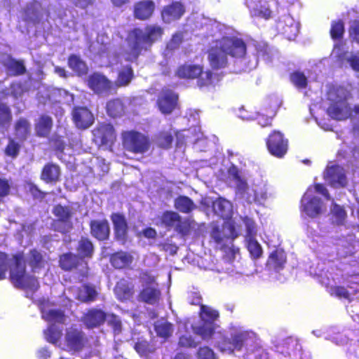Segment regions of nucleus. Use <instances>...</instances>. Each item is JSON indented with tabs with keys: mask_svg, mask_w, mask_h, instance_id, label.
Segmentation results:
<instances>
[{
	"mask_svg": "<svg viewBox=\"0 0 359 359\" xmlns=\"http://www.w3.org/2000/svg\"><path fill=\"white\" fill-rule=\"evenodd\" d=\"M52 213L55 217L51 222L53 230L67 234L73 229L74 224L72 220L73 212L71 208L57 204L53 207Z\"/></svg>",
	"mask_w": 359,
	"mask_h": 359,
	"instance_id": "0eeeda50",
	"label": "nucleus"
},
{
	"mask_svg": "<svg viewBox=\"0 0 359 359\" xmlns=\"http://www.w3.org/2000/svg\"><path fill=\"white\" fill-rule=\"evenodd\" d=\"M67 65L79 77L86 76L88 73L86 62L79 55L70 54L67 58Z\"/></svg>",
	"mask_w": 359,
	"mask_h": 359,
	"instance_id": "c756f323",
	"label": "nucleus"
},
{
	"mask_svg": "<svg viewBox=\"0 0 359 359\" xmlns=\"http://www.w3.org/2000/svg\"><path fill=\"white\" fill-rule=\"evenodd\" d=\"M177 221H180V215L175 211L165 210L161 217V223L169 229H174Z\"/></svg>",
	"mask_w": 359,
	"mask_h": 359,
	"instance_id": "49530a36",
	"label": "nucleus"
},
{
	"mask_svg": "<svg viewBox=\"0 0 359 359\" xmlns=\"http://www.w3.org/2000/svg\"><path fill=\"white\" fill-rule=\"evenodd\" d=\"M41 317L47 322H54L60 324H64L66 320V316L64 311L61 309H50L46 310L41 309Z\"/></svg>",
	"mask_w": 359,
	"mask_h": 359,
	"instance_id": "a19ab883",
	"label": "nucleus"
},
{
	"mask_svg": "<svg viewBox=\"0 0 359 359\" xmlns=\"http://www.w3.org/2000/svg\"><path fill=\"white\" fill-rule=\"evenodd\" d=\"M61 169L54 163H46L41 169L40 179L46 184H56L60 180Z\"/></svg>",
	"mask_w": 359,
	"mask_h": 359,
	"instance_id": "b1692460",
	"label": "nucleus"
},
{
	"mask_svg": "<svg viewBox=\"0 0 359 359\" xmlns=\"http://www.w3.org/2000/svg\"><path fill=\"white\" fill-rule=\"evenodd\" d=\"M245 4L253 16L269 19L271 11L269 7L262 4L261 0H245Z\"/></svg>",
	"mask_w": 359,
	"mask_h": 359,
	"instance_id": "7c9ffc66",
	"label": "nucleus"
},
{
	"mask_svg": "<svg viewBox=\"0 0 359 359\" xmlns=\"http://www.w3.org/2000/svg\"><path fill=\"white\" fill-rule=\"evenodd\" d=\"M106 320L107 321V325L112 328L114 334H118L121 333L122 330V323L117 315L114 313L109 314L107 315Z\"/></svg>",
	"mask_w": 359,
	"mask_h": 359,
	"instance_id": "69168bd1",
	"label": "nucleus"
},
{
	"mask_svg": "<svg viewBox=\"0 0 359 359\" xmlns=\"http://www.w3.org/2000/svg\"><path fill=\"white\" fill-rule=\"evenodd\" d=\"M12 121L11 109L6 104L0 102V128H7Z\"/></svg>",
	"mask_w": 359,
	"mask_h": 359,
	"instance_id": "6e6d98bb",
	"label": "nucleus"
},
{
	"mask_svg": "<svg viewBox=\"0 0 359 359\" xmlns=\"http://www.w3.org/2000/svg\"><path fill=\"white\" fill-rule=\"evenodd\" d=\"M287 261V255L282 248H276L272 251L266 261V266L276 271L282 270Z\"/></svg>",
	"mask_w": 359,
	"mask_h": 359,
	"instance_id": "c85d7f7f",
	"label": "nucleus"
},
{
	"mask_svg": "<svg viewBox=\"0 0 359 359\" xmlns=\"http://www.w3.org/2000/svg\"><path fill=\"white\" fill-rule=\"evenodd\" d=\"M72 116L74 123L79 129H87L94 123V116L86 107H74Z\"/></svg>",
	"mask_w": 359,
	"mask_h": 359,
	"instance_id": "2eb2a0df",
	"label": "nucleus"
},
{
	"mask_svg": "<svg viewBox=\"0 0 359 359\" xmlns=\"http://www.w3.org/2000/svg\"><path fill=\"white\" fill-rule=\"evenodd\" d=\"M1 64L6 69L7 74L10 76H19L27 73L24 60H17L11 55H8Z\"/></svg>",
	"mask_w": 359,
	"mask_h": 359,
	"instance_id": "412c9836",
	"label": "nucleus"
},
{
	"mask_svg": "<svg viewBox=\"0 0 359 359\" xmlns=\"http://www.w3.org/2000/svg\"><path fill=\"white\" fill-rule=\"evenodd\" d=\"M198 359H216L214 351L208 346L200 347L197 351Z\"/></svg>",
	"mask_w": 359,
	"mask_h": 359,
	"instance_id": "774afa93",
	"label": "nucleus"
},
{
	"mask_svg": "<svg viewBox=\"0 0 359 359\" xmlns=\"http://www.w3.org/2000/svg\"><path fill=\"white\" fill-rule=\"evenodd\" d=\"M219 314L217 310L212 309L205 305L201 304L200 309V317L203 322H214L219 318Z\"/></svg>",
	"mask_w": 359,
	"mask_h": 359,
	"instance_id": "5fc2aeb1",
	"label": "nucleus"
},
{
	"mask_svg": "<svg viewBox=\"0 0 359 359\" xmlns=\"http://www.w3.org/2000/svg\"><path fill=\"white\" fill-rule=\"evenodd\" d=\"M107 314L102 309L91 308L81 316V320L88 329L98 327L106 321Z\"/></svg>",
	"mask_w": 359,
	"mask_h": 359,
	"instance_id": "dca6fc26",
	"label": "nucleus"
},
{
	"mask_svg": "<svg viewBox=\"0 0 359 359\" xmlns=\"http://www.w3.org/2000/svg\"><path fill=\"white\" fill-rule=\"evenodd\" d=\"M194 220L188 218L183 219L180 216V221H177L173 229L182 237H186L191 233L194 229Z\"/></svg>",
	"mask_w": 359,
	"mask_h": 359,
	"instance_id": "79ce46f5",
	"label": "nucleus"
},
{
	"mask_svg": "<svg viewBox=\"0 0 359 359\" xmlns=\"http://www.w3.org/2000/svg\"><path fill=\"white\" fill-rule=\"evenodd\" d=\"M43 333L47 341L53 344H56L62 335V330L53 325L48 326Z\"/></svg>",
	"mask_w": 359,
	"mask_h": 359,
	"instance_id": "864d4df0",
	"label": "nucleus"
},
{
	"mask_svg": "<svg viewBox=\"0 0 359 359\" xmlns=\"http://www.w3.org/2000/svg\"><path fill=\"white\" fill-rule=\"evenodd\" d=\"M58 262L60 269L65 271H71L76 269L82 263L84 264L85 267L88 269L87 262L82 260L78 255L70 252L60 255Z\"/></svg>",
	"mask_w": 359,
	"mask_h": 359,
	"instance_id": "4be33fe9",
	"label": "nucleus"
},
{
	"mask_svg": "<svg viewBox=\"0 0 359 359\" xmlns=\"http://www.w3.org/2000/svg\"><path fill=\"white\" fill-rule=\"evenodd\" d=\"M134 77L133 67L130 65H123L117 71L115 85L118 88L128 86Z\"/></svg>",
	"mask_w": 359,
	"mask_h": 359,
	"instance_id": "473e14b6",
	"label": "nucleus"
},
{
	"mask_svg": "<svg viewBox=\"0 0 359 359\" xmlns=\"http://www.w3.org/2000/svg\"><path fill=\"white\" fill-rule=\"evenodd\" d=\"M229 172L236 182V189L241 194L245 193L248 186L247 182L240 175L239 169L236 165H232L229 168Z\"/></svg>",
	"mask_w": 359,
	"mask_h": 359,
	"instance_id": "de8ad7c7",
	"label": "nucleus"
},
{
	"mask_svg": "<svg viewBox=\"0 0 359 359\" xmlns=\"http://www.w3.org/2000/svg\"><path fill=\"white\" fill-rule=\"evenodd\" d=\"M292 83L298 88L303 89L307 86V78L303 72H294L290 74Z\"/></svg>",
	"mask_w": 359,
	"mask_h": 359,
	"instance_id": "0e129e2a",
	"label": "nucleus"
},
{
	"mask_svg": "<svg viewBox=\"0 0 359 359\" xmlns=\"http://www.w3.org/2000/svg\"><path fill=\"white\" fill-rule=\"evenodd\" d=\"M348 107L346 100L340 98L330 104L327 109V113L333 119L344 120L348 116Z\"/></svg>",
	"mask_w": 359,
	"mask_h": 359,
	"instance_id": "393cba45",
	"label": "nucleus"
},
{
	"mask_svg": "<svg viewBox=\"0 0 359 359\" xmlns=\"http://www.w3.org/2000/svg\"><path fill=\"white\" fill-rule=\"evenodd\" d=\"M13 264L10 269L9 278L15 287L27 290L32 292L36 291L39 287L38 278L27 273L24 255L18 252L13 256Z\"/></svg>",
	"mask_w": 359,
	"mask_h": 359,
	"instance_id": "20e7f679",
	"label": "nucleus"
},
{
	"mask_svg": "<svg viewBox=\"0 0 359 359\" xmlns=\"http://www.w3.org/2000/svg\"><path fill=\"white\" fill-rule=\"evenodd\" d=\"M279 107L278 102L276 100L264 104L256 114L255 120L257 123L262 128L272 126V121L276 116Z\"/></svg>",
	"mask_w": 359,
	"mask_h": 359,
	"instance_id": "ddd939ff",
	"label": "nucleus"
},
{
	"mask_svg": "<svg viewBox=\"0 0 359 359\" xmlns=\"http://www.w3.org/2000/svg\"><path fill=\"white\" fill-rule=\"evenodd\" d=\"M21 144L13 138H9L8 144L4 149L6 156L15 158L20 154Z\"/></svg>",
	"mask_w": 359,
	"mask_h": 359,
	"instance_id": "4d7b16f0",
	"label": "nucleus"
},
{
	"mask_svg": "<svg viewBox=\"0 0 359 359\" xmlns=\"http://www.w3.org/2000/svg\"><path fill=\"white\" fill-rule=\"evenodd\" d=\"M175 76L184 80L196 79V85L199 88L214 86L219 82L222 75L212 72L211 70H203V65L184 63L177 67Z\"/></svg>",
	"mask_w": 359,
	"mask_h": 359,
	"instance_id": "7ed1b4c3",
	"label": "nucleus"
},
{
	"mask_svg": "<svg viewBox=\"0 0 359 359\" xmlns=\"http://www.w3.org/2000/svg\"><path fill=\"white\" fill-rule=\"evenodd\" d=\"M194 334L200 336L203 340L211 339L215 331V323L203 322L201 325L193 329Z\"/></svg>",
	"mask_w": 359,
	"mask_h": 359,
	"instance_id": "37998d69",
	"label": "nucleus"
},
{
	"mask_svg": "<svg viewBox=\"0 0 359 359\" xmlns=\"http://www.w3.org/2000/svg\"><path fill=\"white\" fill-rule=\"evenodd\" d=\"M160 296L159 290L153 287H146L140 292L138 300L149 304H154L158 302Z\"/></svg>",
	"mask_w": 359,
	"mask_h": 359,
	"instance_id": "e433bc0d",
	"label": "nucleus"
},
{
	"mask_svg": "<svg viewBox=\"0 0 359 359\" xmlns=\"http://www.w3.org/2000/svg\"><path fill=\"white\" fill-rule=\"evenodd\" d=\"M27 262L32 273L39 272L47 264V260L43 253L36 248L29 251Z\"/></svg>",
	"mask_w": 359,
	"mask_h": 359,
	"instance_id": "bb28decb",
	"label": "nucleus"
},
{
	"mask_svg": "<svg viewBox=\"0 0 359 359\" xmlns=\"http://www.w3.org/2000/svg\"><path fill=\"white\" fill-rule=\"evenodd\" d=\"M87 85L96 94H102L109 91L112 88V83L105 76L94 72L88 76Z\"/></svg>",
	"mask_w": 359,
	"mask_h": 359,
	"instance_id": "f3484780",
	"label": "nucleus"
},
{
	"mask_svg": "<svg viewBox=\"0 0 359 359\" xmlns=\"http://www.w3.org/2000/svg\"><path fill=\"white\" fill-rule=\"evenodd\" d=\"M185 13L184 5L180 1H172L165 6L161 13V18L165 23L180 20Z\"/></svg>",
	"mask_w": 359,
	"mask_h": 359,
	"instance_id": "aec40b11",
	"label": "nucleus"
},
{
	"mask_svg": "<svg viewBox=\"0 0 359 359\" xmlns=\"http://www.w3.org/2000/svg\"><path fill=\"white\" fill-rule=\"evenodd\" d=\"M163 34V27L157 24L147 25L144 29L140 27L130 29L126 38L128 50L125 53V60L137 62L142 53L150 51L154 43L161 41Z\"/></svg>",
	"mask_w": 359,
	"mask_h": 359,
	"instance_id": "f03ea898",
	"label": "nucleus"
},
{
	"mask_svg": "<svg viewBox=\"0 0 359 359\" xmlns=\"http://www.w3.org/2000/svg\"><path fill=\"white\" fill-rule=\"evenodd\" d=\"M91 236L99 241H105L109 238L111 229L108 220L92 219L89 222Z\"/></svg>",
	"mask_w": 359,
	"mask_h": 359,
	"instance_id": "a211bd4d",
	"label": "nucleus"
},
{
	"mask_svg": "<svg viewBox=\"0 0 359 359\" xmlns=\"http://www.w3.org/2000/svg\"><path fill=\"white\" fill-rule=\"evenodd\" d=\"M99 292L96 287L90 283H84L76 289L75 299L81 303L90 304L98 299Z\"/></svg>",
	"mask_w": 359,
	"mask_h": 359,
	"instance_id": "5701e85b",
	"label": "nucleus"
},
{
	"mask_svg": "<svg viewBox=\"0 0 359 359\" xmlns=\"http://www.w3.org/2000/svg\"><path fill=\"white\" fill-rule=\"evenodd\" d=\"M246 248L252 259H258L263 255V250L261 245L255 238H246Z\"/></svg>",
	"mask_w": 359,
	"mask_h": 359,
	"instance_id": "a18cd8bd",
	"label": "nucleus"
},
{
	"mask_svg": "<svg viewBox=\"0 0 359 359\" xmlns=\"http://www.w3.org/2000/svg\"><path fill=\"white\" fill-rule=\"evenodd\" d=\"M106 110L110 117L118 118L125 114L126 106L121 99L114 98L107 102Z\"/></svg>",
	"mask_w": 359,
	"mask_h": 359,
	"instance_id": "c9c22d12",
	"label": "nucleus"
},
{
	"mask_svg": "<svg viewBox=\"0 0 359 359\" xmlns=\"http://www.w3.org/2000/svg\"><path fill=\"white\" fill-rule=\"evenodd\" d=\"M212 209L217 215L225 219L231 213V204L229 201L223 198H218L212 203Z\"/></svg>",
	"mask_w": 359,
	"mask_h": 359,
	"instance_id": "ea45409f",
	"label": "nucleus"
},
{
	"mask_svg": "<svg viewBox=\"0 0 359 359\" xmlns=\"http://www.w3.org/2000/svg\"><path fill=\"white\" fill-rule=\"evenodd\" d=\"M158 147L164 149H170L173 142V135L170 132L161 131L156 136Z\"/></svg>",
	"mask_w": 359,
	"mask_h": 359,
	"instance_id": "603ef678",
	"label": "nucleus"
},
{
	"mask_svg": "<svg viewBox=\"0 0 359 359\" xmlns=\"http://www.w3.org/2000/svg\"><path fill=\"white\" fill-rule=\"evenodd\" d=\"M93 141L100 146H111L116 139L114 126L109 123H101L92 131Z\"/></svg>",
	"mask_w": 359,
	"mask_h": 359,
	"instance_id": "1a4fd4ad",
	"label": "nucleus"
},
{
	"mask_svg": "<svg viewBox=\"0 0 359 359\" xmlns=\"http://www.w3.org/2000/svg\"><path fill=\"white\" fill-rule=\"evenodd\" d=\"M178 346L182 348H196L198 343L191 335H182L179 337Z\"/></svg>",
	"mask_w": 359,
	"mask_h": 359,
	"instance_id": "338daca9",
	"label": "nucleus"
},
{
	"mask_svg": "<svg viewBox=\"0 0 359 359\" xmlns=\"http://www.w3.org/2000/svg\"><path fill=\"white\" fill-rule=\"evenodd\" d=\"M14 131L18 141L20 142H25L31 134L30 122L25 118H20L15 123Z\"/></svg>",
	"mask_w": 359,
	"mask_h": 359,
	"instance_id": "72a5a7b5",
	"label": "nucleus"
},
{
	"mask_svg": "<svg viewBox=\"0 0 359 359\" xmlns=\"http://www.w3.org/2000/svg\"><path fill=\"white\" fill-rule=\"evenodd\" d=\"M184 41V35L182 32H175L166 43V50L173 51L180 48Z\"/></svg>",
	"mask_w": 359,
	"mask_h": 359,
	"instance_id": "680f3d73",
	"label": "nucleus"
},
{
	"mask_svg": "<svg viewBox=\"0 0 359 359\" xmlns=\"http://www.w3.org/2000/svg\"><path fill=\"white\" fill-rule=\"evenodd\" d=\"M216 346L222 352L228 351L229 353H233L231 334H230V337L220 334Z\"/></svg>",
	"mask_w": 359,
	"mask_h": 359,
	"instance_id": "052dcab7",
	"label": "nucleus"
},
{
	"mask_svg": "<svg viewBox=\"0 0 359 359\" xmlns=\"http://www.w3.org/2000/svg\"><path fill=\"white\" fill-rule=\"evenodd\" d=\"M233 352L241 351L245 346L248 355L255 354L254 359H262L267 353L259 343L257 334L250 330L231 332Z\"/></svg>",
	"mask_w": 359,
	"mask_h": 359,
	"instance_id": "39448f33",
	"label": "nucleus"
},
{
	"mask_svg": "<svg viewBox=\"0 0 359 359\" xmlns=\"http://www.w3.org/2000/svg\"><path fill=\"white\" fill-rule=\"evenodd\" d=\"M109 262L116 269L128 268L133 262V255L126 251L118 250L109 255Z\"/></svg>",
	"mask_w": 359,
	"mask_h": 359,
	"instance_id": "a878e982",
	"label": "nucleus"
},
{
	"mask_svg": "<svg viewBox=\"0 0 359 359\" xmlns=\"http://www.w3.org/2000/svg\"><path fill=\"white\" fill-rule=\"evenodd\" d=\"M331 296L337 297L339 299H346L351 301V294L346 287L341 285H334L330 289Z\"/></svg>",
	"mask_w": 359,
	"mask_h": 359,
	"instance_id": "bf43d9fd",
	"label": "nucleus"
},
{
	"mask_svg": "<svg viewBox=\"0 0 359 359\" xmlns=\"http://www.w3.org/2000/svg\"><path fill=\"white\" fill-rule=\"evenodd\" d=\"M53 119L46 114L41 115L35 123L34 129L36 136L47 137L53 128Z\"/></svg>",
	"mask_w": 359,
	"mask_h": 359,
	"instance_id": "2f4dec72",
	"label": "nucleus"
},
{
	"mask_svg": "<svg viewBox=\"0 0 359 359\" xmlns=\"http://www.w3.org/2000/svg\"><path fill=\"white\" fill-rule=\"evenodd\" d=\"M121 139L123 148L135 154H143L147 152L151 147L149 137L136 130L123 131Z\"/></svg>",
	"mask_w": 359,
	"mask_h": 359,
	"instance_id": "423d86ee",
	"label": "nucleus"
},
{
	"mask_svg": "<svg viewBox=\"0 0 359 359\" xmlns=\"http://www.w3.org/2000/svg\"><path fill=\"white\" fill-rule=\"evenodd\" d=\"M269 152L276 158H283L288 150V140L279 130H273L266 139Z\"/></svg>",
	"mask_w": 359,
	"mask_h": 359,
	"instance_id": "6e6552de",
	"label": "nucleus"
},
{
	"mask_svg": "<svg viewBox=\"0 0 359 359\" xmlns=\"http://www.w3.org/2000/svg\"><path fill=\"white\" fill-rule=\"evenodd\" d=\"M283 34L289 39L294 37L297 34V27L294 20L289 15L284 18V25L280 22Z\"/></svg>",
	"mask_w": 359,
	"mask_h": 359,
	"instance_id": "3c124183",
	"label": "nucleus"
},
{
	"mask_svg": "<svg viewBox=\"0 0 359 359\" xmlns=\"http://www.w3.org/2000/svg\"><path fill=\"white\" fill-rule=\"evenodd\" d=\"M78 255L83 260V258H91L94 252V246L92 241L87 237H81L76 247Z\"/></svg>",
	"mask_w": 359,
	"mask_h": 359,
	"instance_id": "58836bf2",
	"label": "nucleus"
},
{
	"mask_svg": "<svg viewBox=\"0 0 359 359\" xmlns=\"http://www.w3.org/2000/svg\"><path fill=\"white\" fill-rule=\"evenodd\" d=\"M116 297L121 302H126L133 298L135 290L134 286L124 279L118 281L114 288Z\"/></svg>",
	"mask_w": 359,
	"mask_h": 359,
	"instance_id": "cd10ccee",
	"label": "nucleus"
},
{
	"mask_svg": "<svg viewBox=\"0 0 359 359\" xmlns=\"http://www.w3.org/2000/svg\"><path fill=\"white\" fill-rule=\"evenodd\" d=\"M154 330L158 337L168 339L172 333V325L168 322H157L154 324Z\"/></svg>",
	"mask_w": 359,
	"mask_h": 359,
	"instance_id": "8fccbe9b",
	"label": "nucleus"
},
{
	"mask_svg": "<svg viewBox=\"0 0 359 359\" xmlns=\"http://www.w3.org/2000/svg\"><path fill=\"white\" fill-rule=\"evenodd\" d=\"M156 4L153 0H141L133 6V16L135 19L146 21L154 15Z\"/></svg>",
	"mask_w": 359,
	"mask_h": 359,
	"instance_id": "6ab92c4d",
	"label": "nucleus"
},
{
	"mask_svg": "<svg viewBox=\"0 0 359 359\" xmlns=\"http://www.w3.org/2000/svg\"><path fill=\"white\" fill-rule=\"evenodd\" d=\"M65 341L70 351L79 352L83 349L88 342L85 332L81 329L71 327L66 330Z\"/></svg>",
	"mask_w": 359,
	"mask_h": 359,
	"instance_id": "9d476101",
	"label": "nucleus"
},
{
	"mask_svg": "<svg viewBox=\"0 0 359 359\" xmlns=\"http://www.w3.org/2000/svg\"><path fill=\"white\" fill-rule=\"evenodd\" d=\"M179 95L170 89H163L158 97L156 104L163 114H171L177 107Z\"/></svg>",
	"mask_w": 359,
	"mask_h": 359,
	"instance_id": "9b49d317",
	"label": "nucleus"
},
{
	"mask_svg": "<svg viewBox=\"0 0 359 359\" xmlns=\"http://www.w3.org/2000/svg\"><path fill=\"white\" fill-rule=\"evenodd\" d=\"M207 53L212 69H224L228 65L227 55L236 59L245 57L247 44L242 38L237 36H223L213 41Z\"/></svg>",
	"mask_w": 359,
	"mask_h": 359,
	"instance_id": "f257e3e1",
	"label": "nucleus"
},
{
	"mask_svg": "<svg viewBox=\"0 0 359 359\" xmlns=\"http://www.w3.org/2000/svg\"><path fill=\"white\" fill-rule=\"evenodd\" d=\"M110 219L114 226V239L124 245L128 241V226L125 216L119 212H113Z\"/></svg>",
	"mask_w": 359,
	"mask_h": 359,
	"instance_id": "4468645a",
	"label": "nucleus"
},
{
	"mask_svg": "<svg viewBox=\"0 0 359 359\" xmlns=\"http://www.w3.org/2000/svg\"><path fill=\"white\" fill-rule=\"evenodd\" d=\"M302 203V211L309 217L314 218L318 217L321 213L322 202L319 198L313 196L306 203H304L303 199Z\"/></svg>",
	"mask_w": 359,
	"mask_h": 359,
	"instance_id": "f704fd0d",
	"label": "nucleus"
},
{
	"mask_svg": "<svg viewBox=\"0 0 359 359\" xmlns=\"http://www.w3.org/2000/svg\"><path fill=\"white\" fill-rule=\"evenodd\" d=\"M133 348L140 356H148L156 351L154 344L142 339H138Z\"/></svg>",
	"mask_w": 359,
	"mask_h": 359,
	"instance_id": "c03bdc74",
	"label": "nucleus"
},
{
	"mask_svg": "<svg viewBox=\"0 0 359 359\" xmlns=\"http://www.w3.org/2000/svg\"><path fill=\"white\" fill-rule=\"evenodd\" d=\"M324 178L335 187H345L348 184L344 168L337 164L327 166Z\"/></svg>",
	"mask_w": 359,
	"mask_h": 359,
	"instance_id": "f8f14e48",
	"label": "nucleus"
},
{
	"mask_svg": "<svg viewBox=\"0 0 359 359\" xmlns=\"http://www.w3.org/2000/svg\"><path fill=\"white\" fill-rule=\"evenodd\" d=\"M332 215L335 219V223L338 226H341L345 224L347 214L343 206L338 204H334L332 209Z\"/></svg>",
	"mask_w": 359,
	"mask_h": 359,
	"instance_id": "13d9d810",
	"label": "nucleus"
},
{
	"mask_svg": "<svg viewBox=\"0 0 359 359\" xmlns=\"http://www.w3.org/2000/svg\"><path fill=\"white\" fill-rule=\"evenodd\" d=\"M345 32L344 22L339 19L331 22L330 34L332 39L341 40L344 37Z\"/></svg>",
	"mask_w": 359,
	"mask_h": 359,
	"instance_id": "09e8293b",
	"label": "nucleus"
},
{
	"mask_svg": "<svg viewBox=\"0 0 359 359\" xmlns=\"http://www.w3.org/2000/svg\"><path fill=\"white\" fill-rule=\"evenodd\" d=\"M174 207L179 212L189 214L196 209L197 206L194 201L187 196L180 195L174 201Z\"/></svg>",
	"mask_w": 359,
	"mask_h": 359,
	"instance_id": "4c0bfd02",
	"label": "nucleus"
},
{
	"mask_svg": "<svg viewBox=\"0 0 359 359\" xmlns=\"http://www.w3.org/2000/svg\"><path fill=\"white\" fill-rule=\"evenodd\" d=\"M348 33L351 42L359 45V19L350 21Z\"/></svg>",
	"mask_w": 359,
	"mask_h": 359,
	"instance_id": "e2e57ef3",
	"label": "nucleus"
}]
</instances>
